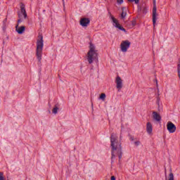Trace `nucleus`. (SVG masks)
Returning <instances> with one entry per match:
<instances>
[{"label": "nucleus", "instance_id": "nucleus-1", "mask_svg": "<svg viewBox=\"0 0 180 180\" xmlns=\"http://www.w3.org/2000/svg\"><path fill=\"white\" fill-rule=\"evenodd\" d=\"M110 143L112 148V160L118 155L119 159H122V143L117 139L116 134H112L110 136Z\"/></svg>", "mask_w": 180, "mask_h": 180}, {"label": "nucleus", "instance_id": "nucleus-2", "mask_svg": "<svg viewBox=\"0 0 180 180\" xmlns=\"http://www.w3.org/2000/svg\"><path fill=\"white\" fill-rule=\"evenodd\" d=\"M18 24L15 25V31L18 34H23L25 30H26V27L25 26L19 27V23H22V19H26L27 18V13H26V9L25 8V4L21 3L20 4V12L18 13Z\"/></svg>", "mask_w": 180, "mask_h": 180}, {"label": "nucleus", "instance_id": "nucleus-3", "mask_svg": "<svg viewBox=\"0 0 180 180\" xmlns=\"http://www.w3.org/2000/svg\"><path fill=\"white\" fill-rule=\"evenodd\" d=\"M95 60H98V51L95 48V45L90 43L89 51L87 53V61L89 64H92Z\"/></svg>", "mask_w": 180, "mask_h": 180}, {"label": "nucleus", "instance_id": "nucleus-4", "mask_svg": "<svg viewBox=\"0 0 180 180\" xmlns=\"http://www.w3.org/2000/svg\"><path fill=\"white\" fill-rule=\"evenodd\" d=\"M44 44H43V35H39L38 39L37 41V51L36 56L38 61L40 63L41 61V56L43 54V47Z\"/></svg>", "mask_w": 180, "mask_h": 180}, {"label": "nucleus", "instance_id": "nucleus-5", "mask_svg": "<svg viewBox=\"0 0 180 180\" xmlns=\"http://www.w3.org/2000/svg\"><path fill=\"white\" fill-rule=\"evenodd\" d=\"M130 44H131V43H130L129 40L122 41L120 44L121 51H122V53L127 52V49L130 48Z\"/></svg>", "mask_w": 180, "mask_h": 180}, {"label": "nucleus", "instance_id": "nucleus-6", "mask_svg": "<svg viewBox=\"0 0 180 180\" xmlns=\"http://www.w3.org/2000/svg\"><path fill=\"white\" fill-rule=\"evenodd\" d=\"M111 19L112 20L113 26H115V27H117L120 30H122V32H126V29H124L122 25H120V24L119 23V20H117V19L115 18L113 15L111 16Z\"/></svg>", "mask_w": 180, "mask_h": 180}, {"label": "nucleus", "instance_id": "nucleus-7", "mask_svg": "<svg viewBox=\"0 0 180 180\" xmlns=\"http://www.w3.org/2000/svg\"><path fill=\"white\" fill-rule=\"evenodd\" d=\"M157 16H158V14L157 13V6L155 5V1H154L153 8V22L154 27H155V23L157 22Z\"/></svg>", "mask_w": 180, "mask_h": 180}, {"label": "nucleus", "instance_id": "nucleus-8", "mask_svg": "<svg viewBox=\"0 0 180 180\" xmlns=\"http://www.w3.org/2000/svg\"><path fill=\"white\" fill-rule=\"evenodd\" d=\"M167 129L169 133H175L176 131V127L171 122H167Z\"/></svg>", "mask_w": 180, "mask_h": 180}, {"label": "nucleus", "instance_id": "nucleus-9", "mask_svg": "<svg viewBox=\"0 0 180 180\" xmlns=\"http://www.w3.org/2000/svg\"><path fill=\"white\" fill-rule=\"evenodd\" d=\"M115 82L117 84V89H122L123 88V80L119 76H117L115 79Z\"/></svg>", "mask_w": 180, "mask_h": 180}, {"label": "nucleus", "instance_id": "nucleus-10", "mask_svg": "<svg viewBox=\"0 0 180 180\" xmlns=\"http://www.w3.org/2000/svg\"><path fill=\"white\" fill-rule=\"evenodd\" d=\"M90 22L91 20H89V18H83L80 20V25L83 27H87L88 25H89Z\"/></svg>", "mask_w": 180, "mask_h": 180}, {"label": "nucleus", "instance_id": "nucleus-11", "mask_svg": "<svg viewBox=\"0 0 180 180\" xmlns=\"http://www.w3.org/2000/svg\"><path fill=\"white\" fill-rule=\"evenodd\" d=\"M153 119H154V120L156 122H161V115L158 112L153 111Z\"/></svg>", "mask_w": 180, "mask_h": 180}, {"label": "nucleus", "instance_id": "nucleus-12", "mask_svg": "<svg viewBox=\"0 0 180 180\" xmlns=\"http://www.w3.org/2000/svg\"><path fill=\"white\" fill-rule=\"evenodd\" d=\"M146 131L148 134H151V133H153V124H151V122H147Z\"/></svg>", "mask_w": 180, "mask_h": 180}, {"label": "nucleus", "instance_id": "nucleus-13", "mask_svg": "<svg viewBox=\"0 0 180 180\" xmlns=\"http://www.w3.org/2000/svg\"><path fill=\"white\" fill-rule=\"evenodd\" d=\"M122 13H121V19H125L126 16H127V10L126 9V8L123 7L122 8Z\"/></svg>", "mask_w": 180, "mask_h": 180}, {"label": "nucleus", "instance_id": "nucleus-14", "mask_svg": "<svg viewBox=\"0 0 180 180\" xmlns=\"http://www.w3.org/2000/svg\"><path fill=\"white\" fill-rule=\"evenodd\" d=\"M105 98H106V94H105V93L101 94L100 96V99H101V101H105Z\"/></svg>", "mask_w": 180, "mask_h": 180}, {"label": "nucleus", "instance_id": "nucleus-15", "mask_svg": "<svg viewBox=\"0 0 180 180\" xmlns=\"http://www.w3.org/2000/svg\"><path fill=\"white\" fill-rule=\"evenodd\" d=\"M58 110V107L55 106V108L53 109L52 112L54 113V115H57V112Z\"/></svg>", "mask_w": 180, "mask_h": 180}, {"label": "nucleus", "instance_id": "nucleus-16", "mask_svg": "<svg viewBox=\"0 0 180 180\" xmlns=\"http://www.w3.org/2000/svg\"><path fill=\"white\" fill-rule=\"evenodd\" d=\"M169 180H174V174L172 172H171L169 174Z\"/></svg>", "mask_w": 180, "mask_h": 180}, {"label": "nucleus", "instance_id": "nucleus-17", "mask_svg": "<svg viewBox=\"0 0 180 180\" xmlns=\"http://www.w3.org/2000/svg\"><path fill=\"white\" fill-rule=\"evenodd\" d=\"M0 180H6L5 176H4V173L0 172Z\"/></svg>", "mask_w": 180, "mask_h": 180}, {"label": "nucleus", "instance_id": "nucleus-18", "mask_svg": "<svg viewBox=\"0 0 180 180\" xmlns=\"http://www.w3.org/2000/svg\"><path fill=\"white\" fill-rule=\"evenodd\" d=\"M131 24L132 27H134V26H136V20H133L131 22Z\"/></svg>", "mask_w": 180, "mask_h": 180}, {"label": "nucleus", "instance_id": "nucleus-19", "mask_svg": "<svg viewBox=\"0 0 180 180\" xmlns=\"http://www.w3.org/2000/svg\"><path fill=\"white\" fill-rule=\"evenodd\" d=\"M129 2H134L135 4H139L140 2V0H128Z\"/></svg>", "mask_w": 180, "mask_h": 180}, {"label": "nucleus", "instance_id": "nucleus-20", "mask_svg": "<svg viewBox=\"0 0 180 180\" xmlns=\"http://www.w3.org/2000/svg\"><path fill=\"white\" fill-rule=\"evenodd\" d=\"M135 146H140V141H137L134 142Z\"/></svg>", "mask_w": 180, "mask_h": 180}, {"label": "nucleus", "instance_id": "nucleus-21", "mask_svg": "<svg viewBox=\"0 0 180 180\" xmlns=\"http://www.w3.org/2000/svg\"><path fill=\"white\" fill-rule=\"evenodd\" d=\"M118 4H123V0H117Z\"/></svg>", "mask_w": 180, "mask_h": 180}, {"label": "nucleus", "instance_id": "nucleus-22", "mask_svg": "<svg viewBox=\"0 0 180 180\" xmlns=\"http://www.w3.org/2000/svg\"><path fill=\"white\" fill-rule=\"evenodd\" d=\"M111 180H116V177H115V176H111Z\"/></svg>", "mask_w": 180, "mask_h": 180}, {"label": "nucleus", "instance_id": "nucleus-23", "mask_svg": "<svg viewBox=\"0 0 180 180\" xmlns=\"http://www.w3.org/2000/svg\"><path fill=\"white\" fill-rule=\"evenodd\" d=\"M131 140H134L133 138H131Z\"/></svg>", "mask_w": 180, "mask_h": 180}]
</instances>
